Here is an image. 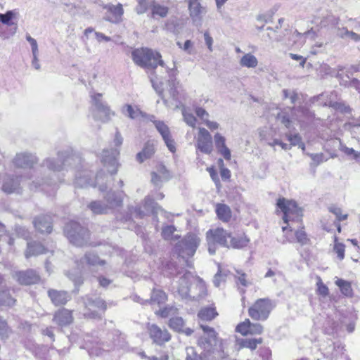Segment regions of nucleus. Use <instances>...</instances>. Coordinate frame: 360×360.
<instances>
[{
  "instance_id": "nucleus-1",
  "label": "nucleus",
  "mask_w": 360,
  "mask_h": 360,
  "mask_svg": "<svg viewBox=\"0 0 360 360\" xmlns=\"http://www.w3.org/2000/svg\"><path fill=\"white\" fill-rule=\"evenodd\" d=\"M207 339L201 338L198 341V346L203 349L199 356L194 347L186 348V360H223L227 354L224 351L225 340L217 337L216 331L207 326L200 325Z\"/></svg>"
},
{
  "instance_id": "nucleus-2",
  "label": "nucleus",
  "mask_w": 360,
  "mask_h": 360,
  "mask_svg": "<svg viewBox=\"0 0 360 360\" xmlns=\"http://www.w3.org/2000/svg\"><path fill=\"white\" fill-rule=\"evenodd\" d=\"M277 206L283 213V219L287 224L282 227L283 232L288 233V229L291 232L296 227H301L302 210L297 206L295 201L285 198H279L277 202Z\"/></svg>"
},
{
  "instance_id": "nucleus-3",
  "label": "nucleus",
  "mask_w": 360,
  "mask_h": 360,
  "mask_svg": "<svg viewBox=\"0 0 360 360\" xmlns=\"http://www.w3.org/2000/svg\"><path fill=\"white\" fill-rule=\"evenodd\" d=\"M176 288L177 294L182 298H187L188 296L193 299L196 297V290H199L197 297H202L205 293V285L204 282L198 277L193 276L191 272L186 273L174 285Z\"/></svg>"
},
{
  "instance_id": "nucleus-4",
  "label": "nucleus",
  "mask_w": 360,
  "mask_h": 360,
  "mask_svg": "<svg viewBox=\"0 0 360 360\" xmlns=\"http://www.w3.org/2000/svg\"><path fill=\"white\" fill-rule=\"evenodd\" d=\"M134 62L143 68L155 69L158 65L165 68L159 52L147 48L137 49L132 52Z\"/></svg>"
},
{
  "instance_id": "nucleus-5",
  "label": "nucleus",
  "mask_w": 360,
  "mask_h": 360,
  "mask_svg": "<svg viewBox=\"0 0 360 360\" xmlns=\"http://www.w3.org/2000/svg\"><path fill=\"white\" fill-rule=\"evenodd\" d=\"M307 111L304 108H285L280 110L277 108H272L271 115L275 116L278 122L283 124L287 129L294 127L296 122H301L302 116H305Z\"/></svg>"
},
{
  "instance_id": "nucleus-6",
  "label": "nucleus",
  "mask_w": 360,
  "mask_h": 360,
  "mask_svg": "<svg viewBox=\"0 0 360 360\" xmlns=\"http://www.w3.org/2000/svg\"><path fill=\"white\" fill-rule=\"evenodd\" d=\"M231 233L221 228L210 229L206 233V240L208 245V251L210 255L216 252V246L219 245L229 248L228 239L231 238Z\"/></svg>"
},
{
  "instance_id": "nucleus-7",
  "label": "nucleus",
  "mask_w": 360,
  "mask_h": 360,
  "mask_svg": "<svg viewBox=\"0 0 360 360\" xmlns=\"http://www.w3.org/2000/svg\"><path fill=\"white\" fill-rule=\"evenodd\" d=\"M274 302L268 298H261L249 308V316L254 320L265 321L274 308Z\"/></svg>"
},
{
  "instance_id": "nucleus-8",
  "label": "nucleus",
  "mask_w": 360,
  "mask_h": 360,
  "mask_svg": "<svg viewBox=\"0 0 360 360\" xmlns=\"http://www.w3.org/2000/svg\"><path fill=\"white\" fill-rule=\"evenodd\" d=\"M64 232L70 242L76 246H82L89 239V232L75 221L68 224Z\"/></svg>"
},
{
  "instance_id": "nucleus-9",
  "label": "nucleus",
  "mask_w": 360,
  "mask_h": 360,
  "mask_svg": "<svg viewBox=\"0 0 360 360\" xmlns=\"http://www.w3.org/2000/svg\"><path fill=\"white\" fill-rule=\"evenodd\" d=\"M123 194L121 192L117 193H108L105 199L108 202L107 205H103L101 202H92L89 205L91 210L95 214H104L109 209L120 206L122 201Z\"/></svg>"
},
{
  "instance_id": "nucleus-10",
  "label": "nucleus",
  "mask_w": 360,
  "mask_h": 360,
  "mask_svg": "<svg viewBox=\"0 0 360 360\" xmlns=\"http://www.w3.org/2000/svg\"><path fill=\"white\" fill-rule=\"evenodd\" d=\"M328 210L335 217V219L332 224H330L326 218H324L322 221L323 229L327 231H331L333 228L335 227L338 232L340 233L342 231L340 221L347 220L348 218V214L344 212L342 207L334 204L329 205Z\"/></svg>"
},
{
  "instance_id": "nucleus-11",
  "label": "nucleus",
  "mask_w": 360,
  "mask_h": 360,
  "mask_svg": "<svg viewBox=\"0 0 360 360\" xmlns=\"http://www.w3.org/2000/svg\"><path fill=\"white\" fill-rule=\"evenodd\" d=\"M89 173L86 171H83L76 176L75 184L77 187L85 188L88 186H98L101 191H104L106 188L105 181L108 176L105 174L99 173L96 175L94 181H89L87 179Z\"/></svg>"
},
{
  "instance_id": "nucleus-12",
  "label": "nucleus",
  "mask_w": 360,
  "mask_h": 360,
  "mask_svg": "<svg viewBox=\"0 0 360 360\" xmlns=\"http://www.w3.org/2000/svg\"><path fill=\"white\" fill-rule=\"evenodd\" d=\"M200 243V239L196 235L188 234L176 245V248L182 257H191L195 254Z\"/></svg>"
},
{
  "instance_id": "nucleus-13",
  "label": "nucleus",
  "mask_w": 360,
  "mask_h": 360,
  "mask_svg": "<svg viewBox=\"0 0 360 360\" xmlns=\"http://www.w3.org/2000/svg\"><path fill=\"white\" fill-rule=\"evenodd\" d=\"M147 121L152 122L158 131L162 136L167 148L172 153L176 151L175 142L172 139L169 127L162 121L156 120L154 115H149Z\"/></svg>"
},
{
  "instance_id": "nucleus-14",
  "label": "nucleus",
  "mask_w": 360,
  "mask_h": 360,
  "mask_svg": "<svg viewBox=\"0 0 360 360\" xmlns=\"http://www.w3.org/2000/svg\"><path fill=\"white\" fill-rule=\"evenodd\" d=\"M195 148L201 153L210 154L213 151L212 138L206 129L200 127L196 137Z\"/></svg>"
},
{
  "instance_id": "nucleus-15",
  "label": "nucleus",
  "mask_w": 360,
  "mask_h": 360,
  "mask_svg": "<svg viewBox=\"0 0 360 360\" xmlns=\"http://www.w3.org/2000/svg\"><path fill=\"white\" fill-rule=\"evenodd\" d=\"M119 155V151L117 149L111 150H103L102 153V162L104 167L106 168L110 174H115L117 170L118 163L117 158Z\"/></svg>"
},
{
  "instance_id": "nucleus-16",
  "label": "nucleus",
  "mask_w": 360,
  "mask_h": 360,
  "mask_svg": "<svg viewBox=\"0 0 360 360\" xmlns=\"http://www.w3.org/2000/svg\"><path fill=\"white\" fill-rule=\"evenodd\" d=\"M121 112L131 120H143L147 121L150 115L143 112L137 105L124 104L121 107Z\"/></svg>"
},
{
  "instance_id": "nucleus-17",
  "label": "nucleus",
  "mask_w": 360,
  "mask_h": 360,
  "mask_svg": "<svg viewBox=\"0 0 360 360\" xmlns=\"http://www.w3.org/2000/svg\"><path fill=\"white\" fill-rule=\"evenodd\" d=\"M104 8L107 11L106 20L113 23H118L122 21L124 10L121 4L117 5L108 4L105 6Z\"/></svg>"
},
{
  "instance_id": "nucleus-18",
  "label": "nucleus",
  "mask_w": 360,
  "mask_h": 360,
  "mask_svg": "<svg viewBox=\"0 0 360 360\" xmlns=\"http://www.w3.org/2000/svg\"><path fill=\"white\" fill-rule=\"evenodd\" d=\"M148 330L150 338L158 345H162L170 340V335L167 330H162L155 324L148 326Z\"/></svg>"
},
{
  "instance_id": "nucleus-19",
  "label": "nucleus",
  "mask_w": 360,
  "mask_h": 360,
  "mask_svg": "<svg viewBox=\"0 0 360 360\" xmlns=\"http://www.w3.org/2000/svg\"><path fill=\"white\" fill-rule=\"evenodd\" d=\"M91 113L96 120L102 122L110 121L115 115V112L111 110L107 103H105L98 109H92Z\"/></svg>"
},
{
  "instance_id": "nucleus-20",
  "label": "nucleus",
  "mask_w": 360,
  "mask_h": 360,
  "mask_svg": "<svg viewBox=\"0 0 360 360\" xmlns=\"http://www.w3.org/2000/svg\"><path fill=\"white\" fill-rule=\"evenodd\" d=\"M37 161V158L28 153H18L16 155L13 163L18 168L30 169Z\"/></svg>"
},
{
  "instance_id": "nucleus-21",
  "label": "nucleus",
  "mask_w": 360,
  "mask_h": 360,
  "mask_svg": "<svg viewBox=\"0 0 360 360\" xmlns=\"http://www.w3.org/2000/svg\"><path fill=\"white\" fill-rule=\"evenodd\" d=\"M170 174L165 167L162 165H158L155 171L151 173V181L156 186H161L163 182L168 181Z\"/></svg>"
},
{
  "instance_id": "nucleus-22",
  "label": "nucleus",
  "mask_w": 360,
  "mask_h": 360,
  "mask_svg": "<svg viewBox=\"0 0 360 360\" xmlns=\"http://www.w3.org/2000/svg\"><path fill=\"white\" fill-rule=\"evenodd\" d=\"M87 307L91 313H85L86 316L91 318H96L101 316V314L105 310L106 306L104 301L100 298L94 301L89 302L87 304Z\"/></svg>"
},
{
  "instance_id": "nucleus-23",
  "label": "nucleus",
  "mask_w": 360,
  "mask_h": 360,
  "mask_svg": "<svg viewBox=\"0 0 360 360\" xmlns=\"http://www.w3.org/2000/svg\"><path fill=\"white\" fill-rule=\"evenodd\" d=\"M214 141L215 144V147L217 148L218 152L227 160L231 159V151L228 148L226 145V139L225 137L219 134L216 133L214 135Z\"/></svg>"
},
{
  "instance_id": "nucleus-24",
  "label": "nucleus",
  "mask_w": 360,
  "mask_h": 360,
  "mask_svg": "<svg viewBox=\"0 0 360 360\" xmlns=\"http://www.w3.org/2000/svg\"><path fill=\"white\" fill-rule=\"evenodd\" d=\"M16 280L23 285H31L39 281L38 275L32 270L19 271L15 275Z\"/></svg>"
},
{
  "instance_id": "nucleus-25",
  "label": "nucleus",
  "mask_w": 360,
  "mask_h": 360,
  "mask_svg": "<svg viewBox=\"0 0 360 360\" xmlns=\"http://www.w3.org/2000/svg\"><path fill=\"white\" fill-rule=\"evenodd\" d=\"M51 219L49 216H40L34 221V227L41 233H51L52 231Z\"/></svg>"
},
{
  "instance_id": "nucleus-26",
  "label": "nucleus",
  "mask_w": 360,
  "mask_h": 360,
  "mask_svg": "<svg viewBox=\"0 0 360 360\" xmlns=\"http://www.w3.org/2000/svg\"><path fill=\"white\" fill-rule=\"evenodd\" d=\"M53 321L61 326L71 323L72 321L71 311L66 309L58 310L54 315Z\"/></svg>"
},
{
  "instance_id": "nucleus-27",
  "label": "nucleus",
  "mask_w": 360,
  "mask_h": 360,
  "mask_svg": "<svg viewBox=\"0 0 360 360\" xmlns=\"http://www.w3.org/2000/svg\"><path fill=\"white\" fill-rule=\"evenodd\" d=\"M48 294L52 302L55 305L65 304L70 299V296L65 291L50 290H49Z\"/></svg>"
},
{
  "instance_id": "nucleus-28",
  "label": "nucleus",
  "mask_w": 360,
  "mask_h": 360,
  "mask_svg": "<svg viewBox=\"0 0 360 360\" xmlns=\"http://www.w3.org/2000/svg\"><path fill=\"white\" fill-rule=\"evenodd\" d=\"M20 181L14 180L10 175H6L3 179L2 190L7 193L17 192L19 189Z\"/></svg>"
},
{
  "instance_id": "nucleus-29",
  "label": "nucleus",
  "mask_w": 360,
  "mask_h": 360,
  "mask_svg": "<svg viewBox=\"0 0 360 360\" xmlns=\"http://www.w3.org/2000/svg\"><path fill=\"white\" fill-rule=\"evenodd\" d=\"M299 228L300 227H296L291 232L288 230V233H286V232H284L285 236L286 238V241H288L290 243L294 241V238L292 235V231H295V235L296 240L297 243H300L301 245H304L307 243L308 238H307V236L305 232L302 229L296 230V229H299ZM284 242H285V240Z\"/></svg>"
},
{
  "instance_id": "nucleus-30",
  "label": "nucleus",
  "mask_w": 360,
  "mask_h": 360,
  "mask_svg": "<svg viewBox=\"0 0 360 360\" xmlns=\"http://www.w3.org/2000/svg\"><path fill=\"white\" fill-rule=\"evenodd\" d=\"M184 25L185 21L176 18H170L165 25L167 30L174 34H179Z\"/></svg>"
},
{
  "instance_id": "nucleus-31",
  "label": "nucleus",
  "mask_w": 360,
  "mask_h": 360,
  "mask_svg": "<svg viewBox=\"0 0 360 360\" xmlns=\"http://www.w3.org/2000/svg\"><path fill=\"white\" fill-rule=\"evenodd\" d=\"M249 243L250 239L245 234L236 237H232L231 236L229 248L240 249L248 246Z\"/></svg>"
},
{
  "instance_id": "nucleus-32",
  "label": "nucleus",
  "mask_w": 360,
  "mask_h": 360,
  "mask_svg": "<svg viewBox=\"0 0 360 360\" xmlns=\"http://www.w3.org/2000/svg\"><path fill=\"white\" fill-rule=\"evenodd\" d=\"M169 326L175 331H184L188 335L192 333V330L189 328L184 330V321L181 317H174L169 319Z\"/></svg>"
},
{
  "instance_id": "nucleus-33",
  "label": "nucleus",
  "mask_w": 360,
  "mask_h": 360,
  "mask_svg": "<svg viewBox=\"0 0 360 360\" xmlns=\"http://www.w3.org/2000/svg\"><path fill=\"white\" fill-rule=\"evenodd\" d=\"M155 153V146L152 143H147L142 151L136 155V159L139 162H143L146 160L152 157Z\"/></svg>"
},
{
  "instance_id": "nucleus-34",
  "label": "nucleus",
  "mask_w": 360,
  "mask_h": 360,
  "mask_svg": "<svg viewBox=\"0 0 360 360\" xmlns=\"http://www.w3.org/2000/svg\"><path fill=\"white\" fill-rule=\"evenodd\" d=\"M239 63L242 67L255 68L258 65V60L253 54L248 53L241 57Z\"/></svg>"
},
{
  "instance_id": "nucleus-35",
  "label": "nucleus",
  "mask_w": 360,
  "mask_h": 360,
  "mask_svg": "<svg viewBox=\"0 0 360 360\" xmlns=\"http://www.w3.org/2000/svg\"><path fill=\"white\" fill-rule=\"evenodd\" d=\"M263 340L262 338H252V339H241L238 340L239 348H248L251 350H255L257 345L262 344Z\"/></svg>"
},
{
  "instance_id": "nucleus-36",
  "label": "nucleus",
  "mask_w": 360,
  "mask_h": 360,
  "mask_svg": "<svg viewBox=\"0 0 360 360\" xmlns=\"http://www.w3.org/2000/svg\"><path fill=\"white\" fill-rule=\"evenodd\" d=\"M335 283L339 287L342 295L347 297H352L353 295V290L352 288L351 283L349 281L343 280L342 278H336Z\"/></svg>"
},
{
  "instance_id": "nucleus-37",
  "label": "nucleus",
  "mask_w": 360,
  "mask_h": 360,
  "mask_svg": "<svg viewBox=\"0 0 360 360\" xmlns=\"http://www.w3.org/2000/svg\"><path fill=\"white\" fill-rule=\"evenodd\" d=\"M150 81L153 84V86L156 92L162 96V98L165 103V104L167 106H169V101L166 98V94L164 93V84L157 77L151 78Z\"/></svg>"
},
{
  "instance_id": "nucleus-38",
  "label": "nucleus",
  "mask_w": 360,
  "mask_h": 360,
  "mask_svg": "<svg viewBox=\"0 0 360 360\" xmlns=\"http://www.w3.org/2000/svg\"><path fill=\"white\" fill-rule=\"evenodd\" d=\"M216 212L218 217L224 221H228L231 217L230 208L224 204H218L217 205Z\"/></svg>"
},
{
  "instance_id": "nucleus-39",
  "label": "nucleus",
  "mask_w": 360,
  "mask_h": 360,
  "mask_svg": "<svg viewBox=\"0 0 360 360\" xmlns=\"http://www.w3.org/2000/svg\"><path fill=\"white\" fill-rule=\"evenodd\" d=\"M45 252V248L39 243H27V249L25 252V257L28 258L31 256H35Z\"/></svg>"
},
{
  "instance_id": "nucleus-40",
  "label": "nucleus",
  "mask_w": 360,
  "mask_h": 360,
  "mask_svg": "<svg viewBox=\"0 0 360 360\" xmlns=\"http://www.w3.org/2000/svg\"><path fill=\"white\" fill-rule=\"evenodd\" d=\"M217 315L215 309L211 307L202 309L198 313V317L202 321H211Z\"/></svg>"
},
{
  "instance_id": "nucleus-41",
  "label": "nucleus",
  "mask_w": 360,
  "mask_h": 360,
  "mask_svg": "<svg viewBox=\"0 0 360 360\" xmlns=\"http://www.w3.org/2000/svg\"><path fill=\"white\" fill-rule=\"evenodd\" d=\"M84 262L86 265L89 266V269L94 268L96 265L101 266L104 264V261L101 260L96 255L91 253L85 256Z\"/></svg>"
},
{
  "instance_id": "nucleus-42",
  "label": "nucleus",
  "mask_w": 360,
  "mask_h": 360,
  "mask_svg": "<svg viewBox=\"0 0 360 360\" xmlns=\"http://www.w3.org/2000/svg\"><path fill=\"white\" fill-rule=\"evenodd\" d=\"M168 13V8L165 6L155 4L152 6V15L155 18L156 16L165 18Z\"/></svg>"
},
{
  "instance_id": "nucleus-43",
  "label": "nucleus",
  "mask_w": 360,
  "mask_h": 360,
  "mask_svg": "<svg viewBox=\"0 0 360 360\" xmlns=\"http://www.w3.org/2000/svg\"><path fill=\"white\" fill-rule=\"evenodd\" d=\"M176 228L172 226H166L162 229V235L166 240H172L177 238L178 236L174 234Z\"/></svg>"
},
{
  "instance_id": "nucleus-44",
  "label": "nucleus",
  "mask_w": 360,
  "mask_h": 360,
  "mask_svg": "<svg viewBox=\"0 0 360 360\" xmlns=\"http://www.w3.org/2000/svg\"><path fill=\"white\" fill-rule=\"evenodd\" d=\"M176 45L179 49L184 51L188 55H192L195 53L194 49V42L191 40H186L184 44L180 41L176 42Z\"/></svg>"
},
{
  "instance_id": "nucleus-45",
  "label": "nucleus",
  "mask_w": 360,
  "mask_h": 360,
  "mask_svg": "<svg viewBox=\"0 0 360 360\" xmlns=\"http://www.w3.org/2000/svg\"><path fill=\"white\" fill-rule=\"evenodd\" d=\"M151 302L158 304L163 303L167 300V295L165 292L161 290H154L151 295Z\"/></svg>"
},
{
  "instance_id": "nucleus-46",
  "label": "nucleus",
  "mask_w": 360,
  "mask_h": 360,
  "mask_svg": "<svg viewBox=\"0 0 360 360\" xmlns=\"http://www.w3.org/2000/svg\"><path fill=\"white\" fill-rule=\"evenodd\" d=\"M316 292L318 295L326 297L329 294L328 288L323 283L321 277H316Z\"/></svg>"
},
{
  "instance_id": "nucleus-47",
  "label": "nucleus",
  "mask_w": 360,
  "mask_h": 360,
  "mask_svg": "<svg viewBox=\"0 0 360 360\" xmlns=\"http://www.w3.org/2000/svg\"><path fill=\"white\" fill-rule=\"evenodd\" d=\"M345 245L338 241V238L335 236L334 239L333 250L337 254L339 259L342 260L345 257Z\"/></svg>"
},
{
  "instance_id": "nucleus-48",
  "label": "nucleus",
  "mask_w": 360,
  "mask_h": 360,
  "mask_svg": "<svg viewBox=\"0 0 360 360\" xmlns=\"http://www.w3.org/2000/svg\"><path fill=\"white\" fill-rule=\"evenodd\" d=\"M182 115L184 122L190 127L194 128L196 125L197 120L195 117L190 112H188L185 108L182 109Z\"/></svg>"
},
{
  "instance_id": "nucleus-49",
  "label": "nucleus",
  "mask_w": 360,
  "mask_h": 360,
  "mask_svg": "<svg viewBox=\"0 0 360 360\" xmlns=\"http://www.w3.org/2000/svg\"><path fill=\"white\" fill-rule=\"evenodd\" d=\"M103 95L100 93H93L91 95L92 109H98L105 103L102 100Z\"/></svg>"
},
{
  "instance_id": "nucleus-50",
  "label": "nucleus",
  "mask_w": 360,
  "mask_h": 360,
  "mask_svg": "<svg viewBox=\"0 0 360 360\" xmlns=\"http://www.w3.org/2000/svg\"><path fill=\"white\" fill-rule=\"evenodd\" d=\"M339 35L342 38H348L354 41H360V35L352 32L349 31L348 30L345 28H342L340 30Z\"/></svg>"
},
{
  "instance_id": "nucleus-51",
  "label": "nucleus",
  "mask_w": 360,
  "mask_h": 360,
  "mask_svg": "<svg viewBox=\"0 0 360 360\" xmlns=\"http://www.w3.org/2000/svg\"><path fill=\"white\" fill-rule=\"evenodd\" d=\"M188 8L190 15L193 19L198 18L201 13V6L199 2H190Z\"/></svg>"
},
{
  "instance_id": "nucleus-52",
  "label": "nucleus",
  "mask_w": 360,
  "mask_h": 360,
  "mask_svg": "<svg viewBox=\"0 0 360 360\" xmlns=\"http://www.w3.org/2000/svg\"><path fill=\"white\" fill-rule=\"evenodd\" d=\"M14 302V299L11 297L8 291L0 292V305L11 306Z\"/></svg>"
},
{
  "instance_id": "nucleus-53",
  "label": "nucleus",
  "mask_w": 360,
  "mask_h": 360,
  "mask_svg": "<svg viewBox=\"0 0 360 360\" xmlns=\"http://www.w3.org/2000/svg\"><path fill=\"white\" fill-rule=\"evenodd\" d=\"M319 72L323 76L330 75L338 77V72H337L336 70L330 68L327 64H323L320 66Z\"/></svg>"
},
{
  "instance_id": "nucleus-54",
  "label": "nucleus",
  "mask_w": 360,
  "mask_h": 360,
  "mask_svg": "<svg viewBox=\"0 0 360 360\" xmlns=\"http://www.w3.org/2000/svg\"><path fill=\"white\" fill-rule=\"evenodd\" d=\"M250 320L246 319L243 323L238 324V326L236 327L237 332L240 333L243 335H247L250 334Z\"/></svg>"
},
{
  "instance_id": "nucleus-55",
  "label": "nucleus",
  "mask_w": 360,
  "mask_h": 360,
  "mask_svg": "<svg viewBox=\"0 0 360 360\" xmlns=\"http://www.w3.org/2000/svg\"><path fill=\"white\" fill-rule=\"evenodd\" d=\"M236 283L241 285L243 287H246L250 284L247 275L241 271H237L236 275Z\"/></svg>"
},
{
  "instance_id": "nucleus-56",
  "label": "nucleus",
  "mask_w": 360,
  "mask_h": 360,
  "mask_svg": "<svg viewBox=\"0 0 360 360\" xmlns=\"http://www.w3.org/2000/svg\"><path fill=\"white\" fill-rule=\"evenodd\" d=\"M269 145L274 148L276 146H279L281 149L284 150H290V145L288 143L283 142L281 140L278 139H274L271 141L269 142Z\"/></svg>"
},
{
  "instance_id": "nucleus-57",
  "label": "nucleus",
  "mask_w": 360,
  "mask_h": 360,
  "mask_svg": "<svg viewBox=\"0 0 360 360\" xmlns=\"http://www.w3.org/2000/svg\"><path fill=\"white\" fill-rule=\"evenodd\" d=\"M43 167H46L50 171H53L55 172L61 169V165H58L56 166V164L54 160L47 159L44 161Z\"/></svg>"
},
{
  "instance_id": "nucleus-58",
  "label": "nucleus",
  "mask_w": 360,
  "mask_h": 360,
  "mask_svg": "<svg viewBox=\"0 0 360 360\" xmlns=\"http://www.w3.org/2000/svg\"><path fill=\"white\" fill-rule=\"evenodd\" d=\"M288 140L290 141V148L292 146H297L301 141L302 138L298 134H290L287 135Z\"/></svg>"
},
{
  "instance_id": "nucleus-59",
  "label": "nucleus",
  "mask_w": 360,
  "mask_h": 360,
  "mask_svg": "<svg viewBox=\"0 0 360 360\" xmlns=\"http://www.w3.org/2000/svg\"><path fill=\"white\" fill-rule=\"evenodd\" d=\"M195 112L196 115L205 123V120H208L209 113L204 108L201 107H195Z\"/></svg>"
},
{
  "instance_id": "nucleus-60",
  "label": "nucleus",
  "mask_w": 360,
  "mask_h": 360,
  "mask_svg": "<svg viewBox=\"0 0 360 360\" xmlns=\"http://www.w3.org/2000/svg\"><path fill=\"white\" fill-rule=\"evenodd\" d=\"M250 335H259L263 332V327L259 323H250Z\"/></svg>"
},
{
  "instance_id": "nucleus-61",
  "label": "nucleus",
  "mask_w": 360,
  "mask_h": 360,
  "mask_svg": "<svg viewBox=\"0 0 360 360\" xmlns=\"http://www.w3.org/2000/svg\"><path fill=\"white\" fill-rule=\"evenodd\" d=\"M154 200L155 199H152L150 197H148L146 199L144 207L146 212H157L155 210L156 204L154 202Z\"/></svg>"
},
{
  "instance_id": "nucleus-62",
  "label": "nucleus",
  "mask_w": 360,
  "mask_h": 360,
  "mask_svg": "<svg viewBox=\"0 0 360 360\" xmlns=\"http://www.w3.org/2000/svg\"><path fill=\"white\" fill-rule=\"evenodd\" d=\"M26 39L30 43L32 49V55H39V49L37 41L30 35L26 37Z\"/></svg>"
},
{
  "instance_id": "nucleus-63",
  "label": "nucleus",
  "mask_w": 360,
  "mask_h": 360,
  "mask_svg": "<svg viewBox=\"0 0 360 360\" xmlns=\"http://www.w3.org/2000/svg\"><path fill=\"white\" fill-rule=\"evenodd\" d=\"M340 150L342 152H343L345 155H347V156H351V158L352 160H354L355 153H356V150H355L352 148H349V147L346 146L345 145H342V144L340 146Z\"/></svg>"
},
{
  "instance_id": "nucleus-64",
  "label": "nucleus",
  "mask_w": 360,
  "mask_h": 360,
  "mask_svg": "<svg viewBox=\"0 0 360 360\" xmlns=\"http://www.w3.org/2000/svg\"><path fill=\"white\" fill-rule=\"evenodd\" d=\"M138 6L136 8V11L138 14L144 13L148 8L147 2L146 0H137Z\"/></svg>"
}]
</instances>
